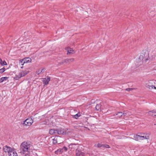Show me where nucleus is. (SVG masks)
Listing matches in <instances>:
<instances>
[{"label":"nucleus","instance_id":"obj_1","mask_svg":"<svg viewBox=\"0 0 156 156\" xmlns=\"http://www.w3.org/2000/svg\"><path fill=\"white\" fill-rule=\"evenodd\" d=\"M31 146V142L28 141L23 142L20 146V153L23 156H29Z\"/></svg>","mask_w":156,"mask_h":156},{"label":"nucleus","instance_id":"obj_2","mask_svg":"<svg viewBox=\"0 0 156 156\" xmlns=\"http://www.w3.org/2000/svg\"><path fill=\"white\" fill-rule=\"evenodd\" d=\"M133 137L134 139L135 140L139 141L140 140H142L144 139H147L148 137L136 134L134 135Z\"/></svg>","mask_w":156,"mask_h":156},{"label":"nucleus","instance_id":"obj_3","mask_svg":"<svg viewBox=\"0 0 156 156\" xmlns=\"http://www.w3.org/2000/svg\"><path fill=\"white\" fill-rule=\"evenodd\" d=\"M144 54L142 55H140L138 58L137 60V62H138L140 63L139 65H141V64H142L145 60H148L147 59L144 58Z\"/></svg>","mask_w":156,"mask_h":156},{"label":"nucleus","instance_id":"obj_4","mask_svg":"<svg viewBox=\"0 0 156 156\" xmlns=\"http://www.w3.org/2000/svg\"><path fill=\"white\" fill-rule=\"evenodd\" d=\"M33 122V120L31 118H28L24 121V124L26 126H30Z\"/></svg>","mask_w":156,"mask_h":156},{"label":"nucleus","instance_id":"obj_5","mask_svg":"<svg viewBox=\"0 0 156 156\" xmlns=\"http://www.w3.org/2000/svg\"><path fill=\"white\" fill-rule=\"evenodd\" d=\"M119 114H121V115H120V116H125L130 115L132 114V113L129 111H123V113L122 112H119Z\"/></svg>","mask_w":156,"mask_h":156},{"label":"nucleus","instance_id":"obj_6","mask_svg":"<svg viewBox=\"0 0 156 156\" xmlns=\"http://www.w3.org/2000/svg\"><path fill=\"white\" fill-rule=\"evenodd\" d=\"M9 156H18L16 150L13 148L8 154Z\"/></svg>","mask_w":156,"mask_h":156},{"label":"nucleus","instance_id":"obj_7","mask_svg":"<svg viewBox=\"0 0 156 156\" xmlns=\"http://www.w3.org/2000/svg\"><path fill=\"white\" fill-rule=\"evenodd\" d=\"M78 145L74 144H71L69 145V147L70 149V150L74 151L76 149H77Z\"/></svg>","mask_w":156,"mask_h":156},{"label":"nucleus","instance_id":"obj_8","mask_svg":"<svg viewBox=\"0 0 156 156\" xmlns=\"http://www.w3.org/2000/svg\"><path fill=\"white\" fill-rule=\"evenodd\" d=\"M13 148H11L9 147L7 145H5L3 147V150L5 152H8L9 154L10 152V151Z\"/></svg>","mask_w":156,"mask_h":156},{"label":"nucleus","instance_id":"obj_9","mask_svg":"<svg viewBox=\"0 0 156 156\" xmlns=\"http://www.w3.org/2000/svg\"><path fill=\"white\" fill-rule=\"evenodd\" d=\"M57 134L59 135H64L66 134V132L63 129L59 128L57 129Z\"/></svg>","mask_w":156,"mask_h":156},{"label":"nucleus","instance_id":"obj_10","mask_svg":"<svg viewBox=\"0 0 156 156\" xmlns=\"http://www.w3.org/2000/svg\"><path fill=\"white\" fill-rule=\"evenodd\" d=\"M50 80V77L48 76H47V78H44L43 79L42 81L45 85H47L48 83L49 82Z\"/></svg>","mask_w":156,"mask_h":156},{"label":"nucleus","instance_id":"obj_11","mask_svg":"<svg viewBox=\"0 0 156 156\" xmlns=\"http://www.w3.org/2000/svg\"><path fill=\"white\" fill-rule=\"evenodd\" d=\"M76 156H84V154L83 153L78 150L76 151Z\"/></svg>","mask_w":156,"mask_h":156},{"label":"nucleus","instance_id":"obj_12","mask_svg":"<svg viewBox=\"0 0 156 156\" xmlns=\"http://www.w3.org/2000/svg\"><path fill=\"white\" fill-rule=\"evenodd\" d=\"M57 129H50L49 130V133L51 135H53L55 134H57Z\"/></svg>","mask_w":156,"mask_h":156},{"label":"nucleus","instance_id":"obj_13","mask_svg":"<svg viewBox=\"0 0 156 156\" xmlns=\"http://www.w3.org/2000/svg\"><path fill=\"white\" fill-rule=\"evenodd\" d=\"M66 50H67V54H70L73 53V50L72 48H71L70 47H67L66 48Z\"/></svg>","mask_w":156,"mask_h":156},{"label":"nucleus","instance_id":"obj_14","mask_svg":"<svg viewBox=\"0 0 156 156\" xmlns=\"http://www.w3.org/2000/svg\"><path fill=\"white\" fill-rule=\"evenodd\" d=\"M28 73L27 71H23L19 73L21 77H23L27 75Z\"/></svg>","mask_w":156,"mask_h":156},{"label":"nucleus","instance_id":"obj_15","mask_svg":"<svg viewBox=\"0 0 156 156\" xmlns=\"http://www.w3.org/2000/svg\"><path fill=\"white\" fill-rule=\"evenodd\" d=\"M25 63H27L29 62H30L31 59L29 58H26L23 59Z\"/></svg>","mask_w":156,"mask_h":156},{"label":"nucleus","instance_id":"obj_16","mask_svg":"<svg viewBox=\"0 0 156 156\" xmlns=\"http://www.w3.org/2000/svg\"><path fill=\"white\" fill-rule=\"evenodd\" d=\"M68 62V59H65L63 60L62 61L59 62L58 63V64L59 65H61L62 64H63L64 63H67Z\"/></svg>","mask_w":156,"mask_h":156},{"label":"nucleus","instance_id":"obj_17","mask_svg":"<svg viewBox=\"0 0 156 156\" xmlns=\"http://www.w3.org/2000/svg\"><path fill=\"white\" fill-rule=\"evenodd\" d=\"M101 105L100 104L97 105L95 107L97 111L100 110L101 109Z\"/></svg>","mask_w":156,"mask_h":156},{"label":"nucleus","instance_id":"obj_18","mask_svg":"<svg viewBox=\"0 0 156 156\" xmlns=\"http://www.w3.org/2000/svg\"><path fill=\"white\" fill-rule=\"evenodd\" d=\"M0 63L2 65H7L6 62L5 61H2L1 58L0 59Z\"/></svg>","mask_w":156,"mask_h":156},{"label":"nucleus","instance_id":"obj_19","mask_svg":"<svg viewBox=\"0 0 156 156\" xmlns=\"http://www.w3.org/2000/svg\"><path fill=\"white\" fill-rule=\"evenodd\" d=\"M22 77L20 75V74L19 73L18 75H16V76L14 77V79L16 80H18Z\"/></svg>","mask_w":156,"mask_h":156},{"label":"nucleus","instance_id":"obj_20","mask_svg":"<svg viewBox=\"0 0 156 156\" xmlns=\"http://www.w3.org/2000/svg\"><path fill=\"white\" fill-rule=\"evenodd\" d=\"M141 136H146V137H148L147 138V139H149V134H146L144 133H140Z\"/></svg>","mask_w":156,"mask_h":156},{"label":"nucleus","instance_id":"obj_21","mask_svg":"<svg viewBox=\"0 0 156 156\" xmlns=\"http://www.w3.org/2000/svg\"><path fill=\"white\" fill-rule=\"evenodd\" d=\"M154 110H153L151 111H150L148 112V114L149 115L151 116H154Z\"/></svg>","mask_w":156,"mask_h":156},{"label":"nucleus","instance_id":"obj_22","mask_svg":"<svg viewBox=\"0 0 156 156\" xmlns=\"http://www.w3.org/2000/svg\"><path fill=\"white\" fill-rule=\"evenodd\" d=\"M80 113H78L76 115H73V118L77 119L80 116Z\"/></svg>","mask_w":156,"mask_h":156},{"label":"nucleus","instance_id":"obj_23","mask_svg":"<svg viewBox=\"0 0 156 156\" xmlns=\"http://www.w3.org/2000/svg\"><path fill=\"white\" fill-rule=\"evenodd\" d=\"M7 79V77H2L0 79V83L3 82L4 80H6Z\"/></svg>","mask_w":156,"mask_h":156},{"label":"nucleus","instance_id":"obj_24","mask_svg":"<svg viewBox=\"0 0 156 156\" xmlns=\"http://www.w3.org/2000/svg\"><path fill=\"white\" fill-rule=\"evenodd\" d=\"M101 147L103 148H110L108 144H102Z\"/></svg>","mask_w":156,"mask_h":156},{"label":"nucleus","instance_id":"obj_25","mask_svg":"<svg viewBox=\"0 0 156 156\" xmlns=\"http://www.w3.org/2000/svg\"><path fill=\"white\" fill-rule=\"evenodd\" d=\"M146 87L150 89H152L153 88V87H154V86L152 85L147 84V85H146Z\"/></svg>","mask_w":156,"mask_h":156},{"label":"nucleus","instance_id":"obj_26","mask_svg":"<svg viewBox=\"0 0 156 156\" xmlns=\"http://www.w3.org/2000/svg\"><path fill=\"white\" fill-rule=\"evenodd\" d=\"M102 144H95L94 147H101Z\"/></svg>","mask_w":156,"mask_h":156},{"label":"nucleus","instance_id":"obj_27","mask_svg":"<svg viewBox=\"0 0 156 156\" xmlns=\"http://www.w3.org/2000/svg\"><path fill=\"white\" fill-rule=\"evenodd\" d=\"M20 62L21 64V65L22 66H23L24 64L25 63L23 59L20 60Z\"/></svg>","mask_w":156,"mask_h":156},{"label":"nucleus","instance_id":"obj_28","mask_svg":"<svg viewBox=\"0 0 156 156\" xmlns=\"http://www.w3.org/2000/svg\"><path fill=\"white\" fill-rule=\"evenodd\" d=\"M5 68H3L0 69V73H3L5 70Z\"/></svg>","mask_w":156,"mask_h":156},{"label":"nucleus","instance_id":"obj_29","mask_svg":"<svg viewBox=\"0 0 156 156\" xmlns=\"http://www.w3.org/2000/svg\"><path fill=\"white\" fill-rule=\"evenodd\" d=\"M68 62H72L74 61V58H71L70 59H68Z\"/></svg>","mask_w":156,"mask_h":156},{"label":"nucleus","instance_id":"obj_30","mask_svg":"<svg viewBox=\"0 0 156 156\" xmlns=\"http://www.w3.org/2000/svg\"><path fill=\"white\" fill-rule=\"evenodd\" d=\"M52 143L54 144H56L57 143V142L56 140V139H55V138L52 139Z\"/></svg>","mask_w":156,"mask_h":156},{"label":"nucleus","instance_id":"obj_31","mask_svg":"<svg viewBox=\"0 0 156 156\" xmlns=\"http://www.w3.org/2000/svg\"><path fill=\"white\" fill-rule=\"evenodd\" d=\"M40 72V69H39L38 70L36 71V74L39 75L41 73Z\"/></svg>","mask_w":156,"mask_h":156},{"label":"nucleus","instance_id":"obj_32","mask_svg":"<svg viewBox=\"0 0 156 156\" xmlns=\"http://www.w3.org/2000/svg\"><path fill=\"white\" fill-rule=\"evenodd\" d=\"M59 151H58V149L57 151H55V153L56 154H60Z\"/></svg>","mask_w":156,"mask_h":156},{"label":"nucleus","instance_id":"obj_33","mask_svg":"<svg viewBox=\"0 0 156 156\" xmlns=\"http://www.w3.org/2000/svg\"><path fill=\"white\" fill-rule=\"evenodd\" d=\"M62 149H63V150H64L65 151H66L67 150V148L66 147H64Z\"/></svg>","mask_w":156,"mask_h":156},{"label":"nucleus","instance_id":"obj_34","mask_svg":"<svg viewBox=\"0 0 156 156\" xmlns=\"http://www.w3.org/2000/svg\"><path fill=\"white\" fill-rule=\"evenodd\" d=\"M45 70V69H43L40 70L41 72H41V73H43L44 71Z\"/></svg>","mask_w":156,"mask_h":156},{"label":"nucleus","instance_id":"obj_35","mask_svg":"<svg viewBox=\"0 0 156 156\" xmlns=\"http://www.w3.org/2000/svg\"><path fill=\"white\" fill-rule=\"evenodd\" d=\"M132 88H126V90L128 91H130L131 90H132Z\"/></svg>","mask_w":156,"mask_h":156},{"label":"nucleus","instance_id":"obj_36","mask_svg":"<svg viewBox=\"0 0 156 156\" xmlns=\"http://www.w3.org/2000/svg\"><path fill=\"white\" fill-rule=\"evenodd\" d=\"M58 151H59V152L60 153H60L61 152H62L63 151V149H58Z\"/></svg>","mask_w":156,"mask_h":156},{"label":"nucleus","instance_id":"obj_37","mask_svg":"<svg viewBox=\"0 0 156 156\" xmlns=\"http://www.w3.org/2000/svg\"><path fill=\"white\" fill-rule=\"evenodd\" d=\"M119 112H118V113H117L116 114V115H118V116L119 117H122V116H120V115H121V114H119Z\"/></svg>","mask_w":156,"mask_h":156},{"label":"nucleus","instance_id":"obj_38","mask_svg":"<svg viewBox=\"0 0 156 156\" xmlns=\"http://www.w3.org/2000/svg\"><path fill=\"white\" fill-rule=\"evenodd\" d=\"M154 116H156V110H154Z\"/></svg>","mask_w":156,"mask_h":156},{"label":"nucleus","instance_id":"obj_39","mask_svg":"<svg viewBox=\"0 0 156 156\" xmlns=\"http://www.w3.org/2000/svg\"><path fill=\"white\" fill-rule=\"evenodd\" d=\"M153 88H154V89H156V87H155L154 86V87H153Z\"/></svg>","mask_w":156,"mask_h":156},{"label":"nucleus","instance_id":"obj_40","mask_svg":"<svg viewBox=\"0 0 156 156\" xmlns=\"http://www.w3.org/2000/svg\"><path fill=\"white\" fill-rule=\"evenodd\" d=\"M23 66L21 67V68H23Z\"/></svg>","mask_w":156,"mask_h":156},{"label":"nucleus","instance_id":"obj_41","mask_svg":"<svg viewBox=\"0 0 156 156\" xmlns=\"http://www.w3.org/2000/svg\"><path fill=\"white\" fill-rule=\"evenodd\" d=\"M128 137V138H131H131H131V137Z\"/></svg>","mask_w":156,"mask_h":156}]
</instances>
